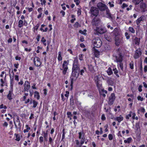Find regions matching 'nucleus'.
Returning a JSON list of instances; mask_svg holds the SVG:
<instances>
[{
  "label": "nucleus",
  "instance_id": "16",
  "mask_svg": "<svg viewBox=\"0 0 147 147\" xmlns=\"http://www.w3.org/2000/svg\"><path fill=\"white\" fill-rule=\"evenodd\" d=\"M123 57L121 53H119L117 56L115 57L116 61L118 63L119 62H122L123 61Z\"/></svg>",
  "mask_w": 147,
  "mask_h": 147
},
{
  "label": "nucleus",
  "instance_id": "43",
  "mask_svg": "<svg viewBox=\"0 0 147 147\" xmlns=\"http://www.w3.org/2000/svg\"><path fill=\"white\" fill-rule=\"evenodd\" d=\"M130 113L131 114V116H132V118L133 119H135V116L136 115L135 113L131 111L130 112Z\"/></svg>",
  "mask_w": 147,
  "mask_h": 147
},
{
  "label": "nucleus",
  "instance_id": "38",
  "mask_svg": "<svg viewBox=\"0 0 147 147\" xmlns=\"http://www.w3.org/2000/svg\"><path fill=\"white\" fill-rule=\"evenodd\" d=\"M67 115L68 118H69L70 120H71V116H72L71 113L70 112H68L67 113Z\"/></svg>",
  "mask_w": 147,
  "mask_h": 147
},
{
  "label": "nucleus",
  "instance_id": "4",
  "mask_svg": "<svg viewBox=\"0 0 147 147\" xmlns=\"http://www.w3.org/2000/svg\"><path fill=\"white\" fill-rule=\"evenodd\" d=\"M97 7L101 11L106 10L108 8L107 6L102 2H99L97 5Z\"/></svg>",
  "mask_w": 147,
  "mask_h": 147
},
{
  "label": "nucleus",
  "instance_id": "49",
  "mask_svg": "<svg viewBox=\"0 0 147 147\" xmlns=\"http://www.w3.org/2000/svg\"><path fill=\"white\" fill-rule=\"evenodd\" d=\"M128 7V5L125 3H123L122 6V8H125V7Z\"/></svg>",
  "mask_w": 147,
  "mask_h": 147
},
{
  "label": "nucleus",
  "instance_id": "47",
  "mask_svg": "<svg viewBox=\"0 0 147 147\" xmlns=\"http://www.w3.org/2000/svg\"><path fill=\"white\" fill-rule=\"evenodd\" d=\"M109 139V140H111L113 139V136L112 134H109L108 136Z\"/></svg>",
  "mask_w": 147,
  "mask_h": 147
},
{
  "label": "nucleus",
  "instance_id": "28",
  "mask_svg": "<svg viewBox=\"0 0 147 147\" xmlns=\"http://www.w3.org/2000/svg\"><path fill=\"white\" fill-rule=\"evenodd\" d=\"M96 83L97 87L100 88L101 86V84L100 83V81L98 79L96 81Z\"/></svg>",
  "mask_w": 147,
  "mask_h": 147
},
{
  "label": "nucleus",
  "instance_id": "12",
  "mask_svg": "<svg viewBox=\"0 0 147 147\" xmlns=\"http://www.w3.org/2000/svg\"><path fill=\"white\" fill-rule=\"evenodd\" d=\"M24 91L28 92L29 90L30 87V83L28 81H26L24 84Z\"/></svg>",
  "mask_w": 147,
  "mask_h": 147
},
{
  "label": "nucleus",
  "instance_id": "23",
  "mask_svg": "<svg viewBox=\"0 0 147 147\" xmlns=\"http://www.w3.org/2000/svg\"><path fill=\"white\" fill-rule=\"evenodd\" d=\"M42 134V135L44 137L45 141H47L48 136V131H47L46 132L45 131L43 132Z\"/></svg>",
  "mask_w": 147,
  "mask_h": 147
},
{
  "label": "nucleus",
  "instance_id": "7",
  "mask_svg": "<svg viewBox=\"0 0 147 147\" xmlns=\"http://www.w3.org/2000/svg\"><path fill=\"white\" fill-rule=\"evenodd\" d=\"M68 64V62L66 61H65L62 65L63 71V74L65 75L66 73V71L68 69V67L67 65Z\"/></svg>",
  "mask_w": 147,
  "mask_h": 147
},
{
  "label": "nucleus",
  "instance_id": "63",
  "mask_svg": "<svg viewBox=\"0 0 147 147\" xmlns=\"http://www.w3.org/2000/svg\"><path fill=\"white\" fill-rule=\"evenodd\" d=\"M107 27L108 28H110L111 30H113V27L109 25V23H108L107 24Z\"/></svg>",
  "mask_w": 147,
  "mask_h": 147
},
{
  "label": "nucleus",
  "instance_id": "25",
  "mask_svg": "<svg viewBox=\"0 0 147 147\" xmlns=\"http://www.w3.org/2000/svg\"><path fill=\"white\" fill-rule=\"evenodd\" d=\"M9 75L10 78V88H13V85L14 82L13 78V77L11 78V75L10 74Z\"/></svg>",
  "mask_w": 147,
  "mask_h": 147
},
{
  "label": "nucleus",
  "instance_id": "44",
  "mask_svg": "<svg viewBox=\"0 0 147 147\" xmlns=\"http://www.w3.org/2000/svg\"><path fill=\"white\" fill-rule=\"evenodd\" d=\"M74 26L75 27H76V28H78L80 26V25L79 23L77 22H76L75 23Z\"/></svg>",
  "mask_w": 147,
  "mask_h": 147
},
{
  "label": "nucleus",
  "instance_id": "37",
  "mask_svg": "<svg viewBox=\"0 0 147 147\" xmlns=\"http://www.w3.org/2000/svg\"><path fill=\"white\" fill-rule=\"evenodd\" d=\"M132 140V138H128L127 140H124V143H129L131 141V140Z\"/></svg>",
  "mask_w": 147,
  "mask_h": 147
},
{
  "label": "nucleus",
  "instance_id": "22",
  "mask_svg": "<svg viewBox=\"0 0 147 147\" xmlns=\"http://www.w3.org/2000/svg\"><path fill=\"white\" fill-rule=\"evenodd\" d=\"M92 51L95 55V56L96 57H98L99 55V52L94 47L92 48Z\"/></svg>",
  "mask_w": 147,
  "mask_h": 147
},
{
  "label": "nucleus",
  "instance_id": "41",
  "mask_svg": "<svg viewBox=\"0 0 147 147\" xmlns=\"http://www.w3.org/2000/svg\"><path fill=\"white\" fill-rule=\"evenodd\" d=\"M134 62L133 61H131L129 63L130 67L131 69H134Z\"/></svg>",
  "mask_w": 147,
  "mask_h": 147
},
{
  "label": "nucleus",
  "instance_id": "27",
  "mask_svg": "<svg viewBox=\"0 0 147 147\" xmlns=\"http://www.w3.org/2000/svg\"><path fill=\"white\" fill-rule=\"evenodd\" d=\"M34 97L36 98L38 100H39L40 98V95L39 93L36 91H35L34 92Z\"/></svg>",
  "mask_w": 147,
  "mask_h": 147
},
{
  "label": "nucleus",
  "instance_id": "3",
  "mask_svg": "<svg viewBox=\"0 0 147 147\" xmlns=\"http://www.w3.org/2000/svg\"><path fill=\"white\" fill-rule=\"evenodd\" d=\"M92 42L94 46L97 48L100 47L102 45V41L98 37H96L94 39Z\"/></svg>",
  "mask_w": 147,
  "mask_h": 147
},
{
  "label": "nucleus",
  "instance_id": "57",
  "mask_svg": "<svg viewBox=\"0 0 147 147\" xmlns=\"http://www.w3.org/2000/svg\"><path fill=\"white\" fill-rule=\"evenodd\" d=\"M140 110L141 112H142V113H144V112L145 111V109L143 107H141L140 109Z\"/></svg>",
  "mask_w": 147,
  "mask_h": 147
},
{
  "label": "nucleus",
  "instance_id": "6",
  "mask_svg": "<svg viewBox=\"0 0 147 147\" xmlns=\"http://www.w3.org/2000/svg\"><path fill=\"white\" fill-rule=\"evenodd\" d=\"M115 43L117 46L119 45L120 44L123 43V38L121 36L115 37Z\"/></svg>",
  "mask_w": 147,
  "mask_h": 147
},
{
  "label": "nucleus",
  "instance_id": "45",
  "mask_svg": "<svg viewBox=\"0 0 147 147\" xmlns=\"http://www.w3.org/2000/svg\"><path fill=\"white\" fill-rule=\"evenodd\" d=\"M64 130H65L64 129L63 130V134L62 137V140H63L65 138V133L64 131Z\"/></svg>",
  "mask_w": 147,
  "mask_h": 147
},
{
  "label": "nucleus",
  "instance_id": "55",
  "mask_svg": "<svg viewBox=\"0 0 147 147\" xmlns=\"http://www.w3.org/2000/svg\"><path fill=\"white\" fill-rule=\"evenodd\" d=\"M70 102L71 104V103H72V104H74V100L73 97L72 96H71V98H70Z\"/></svg>",
  "mask_w": 147,
  "mask_h": 147
},
{
  "label": "nucleus",
  "instance_id": "51",
  "mask_svg": "<svg viewBox=\"0 0 147 147\" xmlns=\"http://www.w3.org/2000/svg\"><path fill=\"white\" fill-rule=\"evenodd\" d=\"M79 58L80 60L82 61L83 60V55L82 54H80L79 55Z\"/></svg>",
  "mask_w": 147,
  "mask_h": 147
},
{
  "label": "nucleus",
  "instance_id": "46",
  "mask_svg": "<svg viewBox=\"0 0 147 147\" xmlns=\"http://www.w3.org/2000/svg\"><path fill=\"white\" fill-rule=\"evenodd\" d=\"M125 36L127 39H128L129 38L130 36L128 33H127V32H126L125 33Z\"/></svg>",
  "mask_w": 147,
  "mask_h": 147
},
{
  "label": "nucleus",
  "instance_id": "32",
  "mask_svg": "<svg viewBox=\"0 0 147 147\" xmlns=\"http://www.w3.org/2000/svg\"><path fill=\"white\" fill-rule=\"evenodd\" d=\"M26 129H25L24 130V133L26 132H28L29 130L30 129V127H29V126L28 125H26Z\"/></svg>",
  "mask_w": 147,
  "mask_h": 147
},
{
  "label": "nucleus",
  "instance_id": "20",
  "mask_svg": "<svg viewBox=\"0 0 147 147\" xmlns=\"http://www.w3.org/2000/svg\"><path fill=\"white\" fill-rule=\"evenodd\" d=\"M144 17L143 16H142L136 20V23L137 25H139L142 21H144Z\"/></svg>",
  "mask_w": 147,
  "mask_h": 147
},
{
  "label": "nucleus",
  "instance_id": "30",
  "mask_svg": "<svg viewBox=\"0 0 147 147\" xmlns=\"http://www.w3.org/2000/svg\"><path fill=\"white\" fill-rule=\"evenodd\" d=\"M118 63L117 65H118V67H119L120 68L121 70L122 71H123V63H122V62H119L118 63Z\"/></svg>",
  "mask_w": 147,
  "mask_h": 147
},
{
  "label": "nucleus",
  "instance_id": "42",
  "mask_svg": "<svg viewBox=\"0 0 147 147\" xmlns=\"http://www.w3.org/2000/svg\"><path fill=\"white\" fill-rule=\"evenodd\" d=\"M1 84L0 86L1 87H3L4 86V84H5V81L2 79H1L0 80Z\"/></svg>",
  "mask_w": 147,
  "mask_h": 147
},
{
  "label": "nucleus",
  "instance_id": "36",
  "mask_svg": "<svg viewBox=\"0 0 147 147\" xmlns=\"http://www.w3.org/2000/svg\"><path fill=\"white\" fill-rule=\"evenodd\" d=\"M129 31L131 32L132 33H134L135 32V30H134V28L131 27H129L128 29Z\"/></svg>",
  "mask_w": 147,
  "mask_h": 147
},
{
  "label": "nucleus",
  "instance_id": "26",
  "mask_svg": "<svg viewBox=\"0 0 147 147\" xmlns=\"http://www.w3.org/2000/svg\"><path fill=\"white\" fill-rule=\"evenodd\" d=\"M135 43L136 45H138L140 44V38H138L137 37H136L134 39Z\"/></svg>",
  "mask_w": 147,
  "mask_h": 147
},
{
  "label": "nucleus",
  "instance_id": "1",
  "mask_svg": "<svg viewBox=\"0 0 147 147\" xmlns=\"http://www.w3.org/2000/svg\"><path fill=\"white\" fill-rule=\"evenodd\" d=\"M84 69H83L80 71V74L82 75L84 73L86 68L84 67ZM80 72V65L78 63V57L77 56L74 58L72 69V75L76 78H77Z\"/></svg>",
  "mask_w": 147,
  "mask_h": 147
},
{
  "label": "nucleus",
  "instance_id": "29",
  "mask_svg": "<svg viewBox=\"0 0 147 147\" xmlns=\"http://www.w3.org/2000/svg\"><path fill=\"white\" fill-rule=\"evenodd\" d=\"M113 71H114V74L116 75L117 76V77L118 78L119 77V76L117 74L118 71V70L116 68L113 69Z\"/></svg>",
  "mask_w": 147,
  "mask_h": 147
},
{
  "label": "nucleus",
  "instance_id": "18",
  "mask_svg": "<svg viewBox=\"0 0 147 147\" xmlns=\"http://www.w3.org/2000/svg\"><path fill=\"white\" fill-rule=\"evenodd\" d=\"M142 54V53L140 51V49H137L135 51V55L134 56V58L135 59L138 58L140 55Z\"/></svg>",
  "mask_w": 147,
  "mask_h": 147
},
{
  "label": "nucleus",
  "instance_id": "8",
  "mask_svg": "<svg viewBox=\"0 0 147 147\" xmlns=\"http://www.w3.org/2000/svg\"><path fill=\"white\" fill-rule=\"evenodd\" d=\"M78 134L79 135V138L81 139L80 144H83L85 141V134L83 132H80Z\"/></svg>",
  "mask_w": 147,
  "mask_h": 147
},
{
  "label": "nucleus",
  "instance_id": "17",
  "mask_svg": "<svg viewBox=\"0 0 147 147\" xmlns=\"http://www.w3.org/2000/svg\"><path fill=\"white\" fill-rule=\"evenodd\" d=\"M13 88H11L9 91V93L7 95V98L9 100H11L12 99V96L13 94Z\"/></svg>",
  "mask_w": 147,
  "mask_h": 147
},
{
  "label": "nucleus",
  "instance_id": "13",
  "mask_svg": "<svg viewBox=\"0 0 147 147\" xmlns=\"http://www.w3.org/2000/svg\"><path fill=\"white\" fill-rule=\"evenodd\" d=\"M96 30L97 34H98V33L100 34H103L106 31L105 28L101 27H97Z\"/></svg>",
  "mask_w": 147,
  "mask_h": 147
},
{
  "label": "nucleus",
  "instance_id": "2",
  "mask_svg": "<svg viewBox=\"0 0 147 147\" xmlns=\"http://www.w3.org/2000/svg\"><path fill=\"white\" fill-rule=\"evenodd\" d=\"M89 13L92 17L93 16L96 17L97 16L99 13L98 8L96 7L92 6L91 7Z\"/></svg>",
  "mask_w": 147,
  "mask_h": 147
},
{
  "label": "nucleus",
  "instance_id": "14",
  "mask_svg": "<svg viewBox=\"0 0 147 147\" xmlns=\"http://www.w3.org/2000/svg\"><path fill=\"white\" fill-rule=\"evenodd\" d=\"M140 7L141 11L142 12H144L147 11V7L146 4L143 3H140Z\"/></svg>",
  "mask_w": 147,
  "mask_h": 147
},
{
  "label": "nucleus",
  "instance_id": "62",
  "mask_svg": "<svg viewBox=\"0 0 147 147\" xmlns=\"http://www.w3.org/2000/svg\"><path fill=\"white\" fill-rule=\"evenodd\" d=\"M40 35L39 34H38L37 35V37L36 38V39L37 40L38 42L40 40Z\"/></svg>",
  "mask_w": 147,
  "mask_h": 147
},
{
  "label": "nucleus",
  "instance_id": "60",
  "mask_svg": "<svg viewBox=\"0 0 147 147\" xmlns=\"http://www.w3.org/2000/svg\"><path fill=\"white\" fill-rule=\"evenodd\" d=\"M132 5H130L129 6V7H127V10L128 11L131 10V8L132 7Z\"/></svg>",
  "mask_w": 147,
  "mask_h": 147
},
{
  "label": "nucleus",
  "instance_id": "19",
  "mask_svg": "<svg viewBox=\"0 0 147 147\" xmlns=\"http://www.w3.org/2000/svg\"><path fill=\"white\" fill-rule=\"evenodd\" d=\"M106 16L107 18L110 19H112V15L110 13L109 9L108 8L106 10Z\"/></svg>",
  "mask_w": 147,
  "mask_h": 147
},
{
  "label": "nucleus",
  "instance_id": "50",
  "mask_svg": "<svg viewBox=\"0 0 147 147\" xmlns=\"http://www.w3.org/2000/svg\"><path fill=\"white\" fill-rule=\"evenodd\" d=\"M131 114L130 112L129 114L126 115V119H129V117H131Z\"/></svg>",
  "mask_w": 147,
  "mask_h": 147
},
{
  "label": "nucleus",
  "instance_id": "31",
  "mask_svg": "<svg viewBox=\"0 0 147 147\" xmlns=\"http://www.w3.org/2000/svg\"><path fill=\"white\" fill-rule=\"evenodd\" d=\"M58 59L59 61H61L62 60V57H61V51H59L58 53Z\"/></svg>",
  "mask_w": 147,
  "mask_h": 147
},
{
  "label": "nucleus",
  "instance_id": "61",
  "mask_svg": "<svg viewBox=\"0 0 147 147\" xmlns=\"http://www.w3.org/2000/svg\"><path fill=\"white\" fill-rule=\"evenodd\" d=\"M49 142L50 144H51L53 142V140L50 137H49Z\"/></svg>",
  "mask_w": 147,
  "mask_h": 147
},
{
  "label": "nucleus",
  "instance_id": "56",
  "mask_svg": "<svg viewBox=\"0 0 147 147\" xmlns=\"http://www.w3.org/2000/svg\"><path fill=\"white\" fill-rule=\"evenodd\" d=\"M74 1L76 2V4L77 5H78L80 2L79 0H74Z\"/></svg>",
  "mask_w": 147,
  "mask_h": 147
},
{
  "label": "nucleus",
  "instance_id": "21",
  "mask_svg": "<svg viewBox=\"0 0 147 147\" xmlns=\"http://www.w3.org/2000/svg\"><path fill=\"white\" fill-rule=\"evenodd\" d=\"M123 117L121 115H120L119 117L115 118L114 120L115 121H117L119 123L123 120Z\"/></svg>",
  "mask_w": 147,
  "mask_h": 147
},
{
  "label": "nucleus",
  "instance_id": "10",
  "mask_svg": "<svg viewBox=\"0 0 147 147\" xmlns=\"http://www.w3.org/2000/svg\"><path fill=\"white\" fill-rule=\"evenodd\" d=\"M113 33L114 34L115 37L121 36L120 30L118 28L116 27L114 29L113 31Z\"/></svg>",
  "mask_w": 147,
  "mask_h": 147
},
{
  "label": "nucleus",
  "instance_id": "24",
  "mask_svg": "<svg viewBox=\"0 0 147 147\" xmlns=\"http://www.w3.org/2000/svg\"><path fill=\"white\" fill-rule=\"evenodd\" d=\"M143 0H132V2L135 5H137L140 3H142Z\"/></svg>",
  "mask_w": 147,
  "mask_h": 147
},
{
  "label": "nucleus",
  "instance_id": "48",
  "mask_svg": "<svg viewBox=\"0 0 147 147\" xmlns=\"http://www.w3.org/2000/svg\"><path fill=\"white\" fill-rule=\"evenodd\" d=\"M43 141V138L42 136H40L39 138V142L40 143H42Z\"/></svg>",
  "mask_w": 147,
  "mask_h": 147
},
{
  "label": "nucleus",
  "instance_id": "40",
  "mask_svg": "<svg viewBox=\"0 0 147 147\" xmlns=\"http://www.w3.org/2000/svg\"><path fill=\"white\" fill-rule=\"evenodd\" d=\"M41 42H43L44 45L45 46L46 45V43L45 42L46 40L45 38L44 37H42V40H41Z\"/></svg>",
  "mask_w": 147,
  "mask_h": 147
},
{
  "label": "nucleus",
  "instance_id": "35",
  "mask_svg": "<svg viewBox=\"0 0 147 147\" xmlns=\"http://www.w3.org/2000/svg\"><path fill=\"white\" fill-rule=\"evenodd\" d=\"M105 39L108 41L110 42L111 40V38L109 36H108V35L106 34L105 35Z\"/></svg>",
  "mask_w": 147,
  "mask_h": 147
},
{
  "label": "nucleus",
  "instance_id": "39",
  "mask_svg": "<svg viewBox=\"0 0 147 147\" xmlns=\"http://www.w3.org/2000/svg\"><path fill=\"white\" fill-rule=\"evenodd\" d=\"M32 103L33 104V107L35 108L36 107L38 103V102L35 100H33Z\"/></svg>",
  "mask_w": 147,
  "mask_h": 147
},
{
  "label": "nucleus",
  "instance_id": "11",
  "mask_svg": "<svg viewBox=\"0 0 147 147\" xmlns=\"http://www.w3.org/2000/svg\"><path fill=\"white\" fill-rule=\"evenodd\" d=\"M115 98V96L114 93H112L109 97L108 104L110 105H112Z\"/></svg>",
  "mask_w": 147,
  "mask_h": 147
},
{
  "label": "nucleus",
  "instance_id": "5",
  "mask_svg": "<svg viewBox=\"0 0 147 147\" xmlns=\"http://www.w3.org/2000/svg\"><path fill=\"white\" fill-rule=\"evenodd\" d=\"M16 121L14 120V123L15 125V127L17 130L18 129L20 130L21 126L19 117L18 116H17V117H16Z\"/></svg>",
  "mask_w": 147,
  "mask_h": 147
},
{
  "label": "nucleus",
  "instance_id": "33",
  "mask_svg": "<svg viewBox=\"0 0 147 147\" xmlns=\"http://www.w3.org/2000/svg\"><path fill=\"white\" fill-rule=\"evenodd\" d=\"M23 21L22 20H20L18 22V26L19 28H21L23 26Z\"/></svg>",
  "mask_w": 147,
  "mask_h": 147
},
{
  "label": "nucleus",
  "instance_id": "53",
  "mask_svg": "<svg viewBox=\"0 0 147 147\" xmlns=\"http://www.w3.org/2000/svg\"><path fill=\"white\" fill-rule=\"evenodd\" d=\"M36 84L35 83H34L33 84V85L32 86V88L33 89H37V88L36 87Z\"/></svg>",
  "mask_w": 147,
  "mask_h": 147
},
{
  "label": "nucleus",
  "instance_id": "54",
  "mask_svg": "<svg viewBox=\"0 0 147 147\" xmlns=\"http://www.w3.org/2000/svg\"><path fill=\"white\" fill-rule=\"evenodd\" d=\"M40 26L39 24H38L34 28V29L37 30Z\"/></svg>",
  "mask_w": 147,
  "mask_h": 147
},
{
  "label": "nucleus",
  "instance_id": "15",
  "mask_svg": "<svg viewBox=\"0 0 147 147\" xmlns=\"http://www.w3.org/2000/svg\"><path fill=\"white\" fill-rule=\"evenodd\" d=\"M100 22V20L97 18H95L93 20L92 23L93 25L98 26Z\"/></svg>",
  "mask_w": 147,
  "mask_h": 147
},
{
  "label": "nucleus",
  "instance_id": "52",
  "mask_svg": "<svg viewBox=\"0 0 147 147\" xmlns=\"http://www.w3.org/2000/svg\"><path fill=\"white\" fill-rule=\"evenodd\" d=\"M16 140L18 141H19L20 140V137L19 135L17 134L16 135Z\"/></svg>",
  "mask_w": 147,
  "mask_h": 147
},
{
  "label": "nucleus",
  "instance_id": "9",
  "mask_svg": "<svg viewBox=\"0 0 147 147\" xmlns=\"http://www.w3.org/2000/svg\"><path fill=\"white\" fill-rule=\"evenodd\" d=\"M34 65L37 67L40 66L41 64L40 61V59L37 57H36L34 58Z\"/></svg>",
  "mask_w": 147,
  "mask_h": 147
},
{
  "label": "nucleus",
  "instance_id": "64",
  "mask_svg": "<svg viewBox=\"0 0 147 147\" xmlns=\"http://www.w3.org/2000/svg\"><path fill=\"white\" fill-rule=\"evenodd\" d=\"M101 119L103 120H105L106 119L104 115L102 114L101 116Z\"/></svg>",
  "mask_w": 147,
  "mask_h": 147
},
{
  "label": "nucleus",
  "instance_id": "34",
  "mask_svg": "<svg viewBox=\"0 0 147 147\" xmlns=\"http://www.w3.org/2000/svg\"><path fill=\"white\" fill-rule=\"evenodd\" d=\"M107 73L109 75H110L113 74L112 69L110 67L108 69L107 71Z\"/></svg>",
  "mask_w": 147,
  "mask_h": 147
},
{
  "label": "nucleus",
  "instance_id": "58",
  "mask_svg": "<svg viewBox=\"0 0 147 147\" xmlns=\"http://www.w3.org/2000/svg\"><path fill=\"white\" fill-rule=\"evenodd\" d=\"M8 125V123L6 122H4L3 124V125L4 127H7V126Z\"/></svg>",
  "mask_w": 147,
  "mask_h": 147
},
{
  "label": "nucleus",
  "instance_id": "59",
  "mask_svg": "<svg viewBox=\"0 0 147 147\" xmlns=\"http://www.w3.org/2000/svg\"><path fill=\"white\" fill-rule=\"evenodd\" d=\"M109 4L111 7H113L114 6V4H113V2H109Z\"/></svg>",
  "mask_w": 147,
  "mask_h": 147
}]
</instances>
